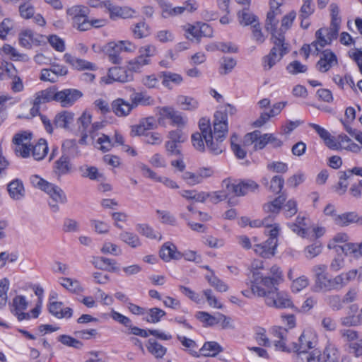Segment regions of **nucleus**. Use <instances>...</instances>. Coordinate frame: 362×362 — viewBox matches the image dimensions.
I'll use <instances>...</instances> for the list:
<instances>
[{
	"instance_id": "22",
	"label": "nucleus",
	"mask_w": 362,
	"mask_h": 362,
	"mask_svg": "<svg viewBox=\"0 0 362 362\" xmlns=\"http://www.w3.org/2000/svg\"><path fill=\"white\" fill-rule=\"evenodd\" d=\"M92 264L97 269L107 270L112 272H117L119 267L115 260L104 257H93Z\"/></svg>"
},
{
	"instance_id": "39",
	"label": "nucleus",
	"mask_w": 362,
	"mask_h": 362,
	"mask_svg": "<svg viewBox=\"0 0 362 362\" xmlns=\"http://www.w3.org/2000/svg\"><path fill=\"white\" fill-rule=\"evenodd\" d=\"M177 103L182 106V109L185 110L192 111L196 110L199 106V103L197 100L185 95L178 96Z\"/></svg>"
},
{
	"instance_id": "34",
	"label": "nucleus",
	"mask_w": 362,
	"mask_h": 362,
	"mask_svg": "<svg viewBox=\"0 0 362 362\" xmlns=\"http://www.w3.org/2000/svg\"><path fill=\"white\" fill-rule=\"evenodd\" d=\"M276 245H272L268 244L267 240L262 244H257L255 245V252L264 258H269L274 255Z\"/></svg>"
},
{
	"instance_id": "62",
	"label": "nucleus",
	"mask_w": 362,
	"mask_h": 362,
	"mask_svg": "<svg viewBox=\"0 0 362 362\" xmlns=\"http://www.w3.org/2000/svg\"><path fill=\"white\" fill-rule=\"evenodd\" d=\"M312 0H303V4L300 10V18H308L315 11L314 6L311 5Z\"/></svg>"
},
{
	"instance_id": "31",
	"label": "nucleus",
	"mask_w": 362,
	"mask_h": 362,
	"mask_svg": "<svg viewBox=\"0 0 362 362\" xmlns=\"http://www.w3.org/2000/svg\"><path fill=\"white\" fill-rule=\"evenodd\" d=\"M147 350L156 358H162L166 354L167 349L156 339H149L146 344Z\"/></svg>"
},
{
	"instance_id": "28",
	"label": "nucleus",
	"mask_w": 362,
	"mask_h": 362,
	"mask_svg": "<svg viewBox=\"0 0 362 362\" xmlns=\"http://www.w3.org/2000/svg\"><path fill=\"white\" fill-rule=\"evenodd\" d=\"M160 6L162 10V17L164 18L175 17L182 14L185 11V7L184 6L173 7L170 4L164 1L160 2Z\"/></svg>"
},
{
	"instance_id": "46",
	"label": "nucleus",
	"mask_w": 362,
	"mask_h": 362,
	"mask_svg": "<svg viewBox=\"0 0 362 362\" xmlns=\"http://www.w3.org/2000/svg\"><path fill=\"white\" fill-rule=\"evenodd\" d=\"M238 16L240 23L243 25H248L257 21V17L251 13L247 8L239 11Z\"/></svg>"
},
{
	"instance_id": "42",
	"label": "nucleus",
	"mask_w": 362,
	"mask_h": 362,
	"mask_svg": "<svg viewBox=\"0 0 362 362\" xmlns=\"http://www.w3.org/2000/svg\"><path fill=\"white\" fill-rule=\"evenodd\" d=\"M120 239L132 247H137L141 245L140 240L137 235L130 232H123L119 235Z\"/></svg>"
},
{
	"instance_id": "59",
	"label": "nucleus",
	"mask_w": 362,
	"mask_h": 362,
	"mask_svg": "<svg viewBox=\"0 0 362 362\" xmlns=\"http://www.w3.org/2000/svg\"><path fill=\"white\" fill-rule=\"evenodd\" d=\"M286 69L291 74H297L299 73H305L307 71V66L302 64L298 61H293L288 64Z\"/></svg>"
},
{
	"instance_id": "27",
	"label": "nucleus",
	"mask_w": 362,
	"mask_h": 362,
	"mask_svg": "<svg viewBox=\"0 0 362 362\" xmlns=\"http://www.w3.org/2000/svg\"><path fill=\"white\" fill-rule=\"evenodd\" d=\"M78 170L83 177L98 181H103L105 180L104 175L100 173L98 168L95 166H89L86 165L79 167Z\"/></svg>"
},
{
	"instance_id": "2",
	"label": "nucleus",
	"mask_w": 362,
	"mask_h": 362,
	"mask_svg": "<svg viewBox=\"0 0 362 362\" xmlns=\"http://www.w3.org/2000/svg\"><path fill=\"white\" fill-rule=\"evenodd\" d=\"M30 180L33 187L44 191L49 195L52 199L49 202V206L53 212H57L59 210L58 203H66V194L59 186L47 182L37 175H32Z\"/></svg>"
},
{
	"instance_id": "45",
	"label": "nucleus",
	"mask_w": 362,
	"mask_h": 362,
	"mask_svg": "<svg viewBox=\"0 0 362 362\" xmlns=\"http://www.w3.org/2000/svg\"><path fill=\"white\" fill-rule=\"evenodd\" d=\"M325 301L334 311L340 310L343 308L344 302L339 295H329L325 297Z\"/></svg>"
},
{
	"instance_id": "64",
	"label": "nucleus",
	"mask_w": 362,
	"mask_h": 362,
	"mask_svg": "<svg viewBox=\"0 0 362 362\" xmlns=\"http://www.w3.org/2000/svg\"><path fill=\"white\" fill-rule=\"evenodd\" d=\"M168 138L176 143H183L187 139L185 135L180 129L170 131L168 133Z\"/></svg>"
},
{
	"instance_id": "51",
	"label": "nucleus",
	"mask_w": 362,
	"mask_h": 362,
	"mask_svg": "<svg viewBox=\"0 0 362 362\" xmlns=\"http://www.w3.org/2000/svg\"><path fill=\"white\" fill-rule=\"evenodd\" d=\"M143 141L151 145H159L163 141V137L158 132H146L144 134Z\"/></svg>"
},
{
	"instance_id": "41",
	"label": "nucleus",
	"mask_w": 362,
	"mask_h": 362,
	"mask_svg": "<svg viewBox=\"0 0 362 362\" xmlns=\"http://www.w3.org/2000/svg\"><path fill=\"white\" fill-rule=\"evenodd\" d=\"M278 14H280V12L269 11L267 13L265 22V29L267 31L271 32V34L273 33H276V28L279 21L276 19L275 16Z\"/></svg>"
},
{
	"instance_id": "29",
	"label": "nucleus",
	"mask_w": 362,
	"mask_h": 362,
	"mask_svg": "<svg viewBox=\"0 0 362 362\" xmlns=\"http://www.w3.org/2000/svg\"><path fill=\"white\" fill-rule=\"evenodd\" d=\"M339 249L346 256H351L356 259L362 257V247L361 246V243L359 244L346 243L339 246Z\"/></svg>"
},
{
	"instance_id": "12",
	"label": "nucleus",
	"mask_w": 362,
	"mask_h": 362,
	"mask_svg": "<svg viewBox=\"0 0 362 362\" xmlns=\"http://www.w3.org/2000/svg\"><path fill=\"white\" fill-rule=\"evenodd\" d=\"M200 354L198 352L189 350V353L194 357H199L200 356L207 357H214L218 354L223 351L221 346L216 341H206L204 344L203 346L199 350Z\"/></svg>"
},
{
	"instance_id": "13",
	"label": "nucleus",
	"mask_w": 362,
	"mask_h": 362,
	"mask_svg": "<svg viewBox=\"0 0 362 362\" xmlns=\"http://www.w3.org/2000/svg\"><path fill=\"white\" fill-rule=\"evenodd\" d=\"M107 9L110 13V17L112 20L117 18H130L134 17L136 11L128 6H119L112 4H107Z\"/></svg>"
},
{
	"instance_id": "50",
	"label": "nucleus",
	"mask_w": 362,
	"mask_h": 362,
	"mask_svg": "<svg viewBox=\"0 0 362 362\" xmlns=\"http://www.w3.org/2000/svg\"><path fill=\"white\" fill-rule=\"evenodd\" d=\"M305 255L308 259H313L319 255L322 252V245L316 242L305 248Z\"/></svg>"
},
{
	"instance_id": "15",
	"label": "nucleus",
	"mask_w": 362,
	"mask_h": 362,
	"mask_svg": "<svg viewBox=\"0 0 362 362\" xmlns=\"http://www.w3.org/2000/svg\"><path fill=\"white\" fill-rule=\"evenodd\" d=\"M108 78L109 80L113 81L126 83L132 81L133 75L129 70L119 66H115L109 69Z\"/></svg>"
},
{
	"instance_id": "53",
	"label": "nucleus",
	"mask_w": 362,
	"mask_h": 362,
	"mask_svg": "<svg viewBox=\"0 0 362 362\" xmlns=\"http://www.w3.org/2000/svg\"><path fill=\"white\" fill-rule=\"evenodd\" d=\"M9 288V282L7 279L0 281V308L6 305L7 302V291Z\"/></svg>"
},
{
	"instance_id": "38",
	"label": "nucleus",
	"mask_w": 362,
	"mask_h": 362,
	"mask_svg": "<svg viewBox=\"0 0 362 362\" xmlns=\"http://www.w3.org/2000/svg\"><path fill=\"white\" fill-rule=\"evenodd\" d=\"M146 317L144 318L148 322L157 323L161 317L165 315V312L158 308H153L146 310Z\"/></svg>"
},
{
	"instance_id": "10",
	"label": "nucleus",
	"mask_w": 362,
	"mask_h": 362,
	"mask_svg": "<svg viewBox=\"0 0 362 362\" xmlns=\"http://www.w3.org/2000/svg\"><path fill=\"white\" fill-rule=\"evenodd\" d=\"M337 64V59L335 54L329 49H326L321 53L320 60L317 62L316 67L319 71L325 73Z\"/></svg>"
},
{
	"instance_id": "57",
	"label": "nucleus",
	"mask_w": 362,
	"mask_h": 362,
	"mask_svg": "<svg viewBox=\"0 0 362 362\" xmlns=\"http://www.w3.org/2000/svg\"><path fill=\"white\" fill-rule=\"evenodd\" d=\"M34 40V33L30 30H26L23 31L19 37L20 44L25 47H30L31 42Z\"/></svg>"
},
{
	"instance_id": "52",
	"label": "nucleus",
	"mask_w": 362,
	"mask_h": 362,
	"mask_svg": "<svg viewBox=\"0 0 362 362\" xmlns=\"http://www.w3.org/2000/svg\"><path fill=\"white\" fill-rule=\"evenodd\" d=\"M30 1H24L19 6V13L23 18H30L34 16L35 9L34 7L29 3Z\"/></svg>"
},
{
	"instance_id": "5",
	"label": "nucleus",
	"mask_w": 362,
	"mask_h": 362,
	"mask_svg": "<svg viewBox=\"0 0 362 362\" xmlns=\"http://www.w3.org/2000/svg\"><path fill=\"white\" fill-rule=\"evenodd\" d=\"M286 196L284 193L279 195L272 202H269L264 204L263 209L268 216L262 220V223L266 227L272 226V222L275 216L279 214L282 209L283 204L286 202Z\"/></svg>"
},
{
	"instance_id": "63",
	"label": "nucleus",
	"mask_w": 362,
	"mask_h": 362,
	"mask_svg": "<svg viewBox=\"0 0 362 362\" xmlns=\"http://www.w3.org/2000/svg\"><path fill=\"white\" fill-rule=\"evenodd\" d=\"M222 186L225 187V191L228 194V197L230 195L239 196L238 194V187L239 184L237 183H231L229 180H224L222 182Z\"/></svg>"
},
{
	"instance_id": "1",
	"label": "nucleus",
	"mask_w": 362,
	"mask_h": 362,
	"mask_svg": "<svg viewBox=\"0 0 362 362\" xmlns=\"http://www.w3.org/2000/svg\"><path fill=\"white\" fill-rule=\"evenodd\" d=\"M272 276H264L259 272H254L251 277V292L259 297H264L267 305L276 308H286L292 305L286 294L279 293L276 286L282 281V272L274 265L270 269Z\"/></svg>"
},
{
	"instance_id": "55",
	"label": "nucleus",
	"mask_w": 362,
	"mask_h": 362,
	"mask_svg": "<svg viewBox=\"0 0 362 362\" xmlns=\"http://www.w3.org/2000/svg\"><path fill=\"white\" fill-rule=\"evenodd\" d=\"M92 116L90 113L84 112L82 115L78 118V123L79 124L78 129L81 132L88 131L89 126L91 123Z\"/></svg>"
},
{
	"instance_id": "58",
	"label": "nucleus",
	"mask_w": 362,
	"mask_h": 362,
	"mask_svg": "<svg viewBox=\"0 0 362 362\" xmlns=\"http://www.w3.org/2000/svg\"><path fill=\"white\" fill-rule=\"evenodd\" d=\"M266 330L262 327H257L255 333V339L259 345L270 346V341L266 336Z\"/></svg>"
},
{
	"instance_id": "19",
	"label": "nucleus",
	"mask_w": 362,
	"mask_h": 362,
	"mask_svg": "<svg viewBox=\"0 0 362 362\" xmlns=\"http://www.w3.org/2000/svg\"><path fill=\"white\" fill-rule=\"evenodd\" d=\"M72 171V165L70 158L66 155H62L54 164V173L58 178L62 175H68Z\"/></svg>"
},
{
	"instance_id": "32",
	"label": "nucleus",
	"mask_w": 362,
	"mask_h": 362,
	"mask_svg": "<svg viewBox=\"0 0 362 362\" xmlns=\"http://www.w3.org/2000/svg\"><path fill=\"white\" fill-rule=\"evenodd\" d=\"M74 122V114L63 111L55 116L54 124L56 127L67 128Z\"/></svg>"
},
{
	"instance_id": "40",
	"label": "nucleus",
	"mask_w": 362,
	"mask_h": 362,
	"mask_svg": "<svg viewBox=\"0 0 362 362\" xmlns=\"http://www.w3.org/2000/svg\"><path fill=\"white\" fill-rule=\"evenodd\" d=\"M150 64V59L139 54L137 57L129 62V71H139L144 66Z\"/></svg>"
},
{
	"instance_id": "9",
	"label": "nucleus",
	"mask_w": 362,
	"mask_h": 362,
	"mask_svg": "<svg viewBox=\"0 0 362 362\" xmlns=\"http://www.w3.org/2000/svg\"><path fill=\"white\" fill-rule=\"evenodd\" d=\"M228 132V126L226 115L221 113V110H217L214 115L212 134L216 137L223 136V139H226Z\"/></svg>"
},
{
	"instance_id": "47",
	"label": "nucleus",
	"mask_w": 362,
	"mask_h": 362,
	"mask_svg": "<svg viewBox=\"0 0 362 362\" xmlns=\"http://www.w3.org/2000/svg\"><path fill=\"white\" fill-rule=\"evenodd\" d=\"M282 209L284 216L286 218H291L298 212L297 202L293 199H291L284 206L282 205Z\"/></svg>"
},
{
	"instance_id": "6",
	"label": "nucleus",
	"mask_w": 362,
	"mask_h": 362,
	"mask_svg": "<svg viewBox=\"0 0 362 362\" xmlns=\"http://www.w3.org/2000/svg\"><path fill=\"white\" fill-rule=\"evenodd\" d=\"M340 28V23H334L331 22L329 28H322L317 30L315 33L316 40L313 45H320L323 48L325 45L330 44L331 42L337 39Z\"/></svg>"
},
{
	"instance_id": "4",
	"label": "nucleus",
	"mask_w": 362,
	"mask_h": 362,
	"mask_svg": "<svg viewBox=\"0 0 362 362\" xmlns=\"http://www.w3.org/2000/svg\"><path fill=\"white\" fill-rule=\"evenodd\" d=\"M199 128L204 134V139L209 151L215 155L221 153L225 149L223 141L226 139H223V136L216 137L212 134L209 119L201 118L199 121Z\"/></svg>"
},
{
	"instance_id": "3",
	"label": "nucleus",
	"mask_w": 362,
	"mask_h": 362,
	"mask_svg": "<svg viewBox=\"0 0 362 362\" xmlns=\"http://www.w3.org/2000/svg\"><path fill=\"white\" fill-rule=\"evenodd\" d=\"M270 40L273 43V47L269 53L263 57L264 66L266 69H270L290 50L289 45L285 42V37L282 33H272Z\"/></svg>"
},
{
	"instance_id": "30",
	"label": "nucleus",
	"mask_w": 362,
	"mask_h": 362,
	"mask_svg": "<svg viewBox=\"0 0 362 362\" xmlns=\"http://www.w3.org/2000/svg\"><path fill=\"white\" fill-rule=\"evenodd\" d=\"M131 30L136 39L144 38L151 34L150 26L144 21L132 25Z\"/></svg>"
},
{
	"instance_id": "11",
	"label": "nucleus",
	"mask_w": 362,
	"mask_h": 362,
	"mask_svg": "<svg viewBox=\"0 0 362 362\" xmlns=\"http://www.w3.org/2000/svg\"><path fill=\"white\" fill-rule=\"evenodd\" d=\"M252 144H255L254 148L255 150L262 149L268 144L267 136H265V134L262 135L259 130L247 133L244 138V144L249 146Z\"/></svg>"
},
{
	"instance_id": "43",
	"label": "nucleus",
	"mask_w": 362,
	"mask_h": 362,
	"mask_svg": "<svg viewBox=\"0 0 362 362\" xmlns=\"http://www.w3.org/2000/svg\"><path fill=\"white\" fill-rule=\"evenodd\" d=\"M57 339L62 344L77 349H81L83 346V343L81 341L66 334H62L59 336Z\"/></svg>"
},
{
	"instance_id": "23",
	"label": "nucleus",
	"mask_w": 362,
	"mask_h": 362,
	"mask_svg": "<svg viewBox=\"0 0 362 362\" xmlns=\"http://www.w3.org/2000/svg\"><path fill=\"white\" fill-rule=\"evenodd\" d=\"M130 101L134 109L139 105L150 106L155 103L154 99L146 92H134L130 95Z\"/></svg>"
},
{
	"instance_id": "17",
	"label": "nucleus",
	"mask_w": 362,
	"mask_h": 362,
	"mask_svg": "<svg viewBox=\"0 0 362 362\" xmlns=\"http://www.w3.org/2000/svg\"><path fill=\"white\" fill-rule=\"evenodd\" d=\"M159 255L160 257L165 262H169L171 259H180L182 257V253L177 251V247L170 242H167L163 245Z\"/></svg>"
},
{
	"instance_id": "54",
	"label": "nucleus",
	"mask_w": 362,
	"mask_h": 362,
	"mask_svg": "<svg viewBox=\"0 0 362 362\" xmlns=\"http://www.w3.org/2000/svg\"><path fill=\"white\" fill-rule=\"evenodd\" d=\"M209 283L219 292H226L228 286L216 276H206Z\"/></svg>"
},
{
	"instance_id": "8",
	"label": "nucleus",
	"mask_w": 362,
	"mask_h": 362,
	"mask_svg": "<svg viewBox=\"0 0 362 362\" xmlns=\"http://www.w3.org/2000/svg\"><path fill=\"white\" fill-rule=\"evenodd\" d=\"M82 96V92L74 88L57 90V102L59 103L63 107L72 106Z\"/></svg>"
},
{
	"instance_id": "61",
	"label": "nucleus",
	"mask_w": 362,
	"mask_h": 362,
	"mask_svg": "<svg viewBox=\"0 0 362 362\" xmlns=\"http://www.w3.org/2000/svg\"><path fill=\"white\" fill-rule=\"evenodd\" d=\"M182 178L189 185H195L202 183L197 171H196V173L185 172L182 175Z\"/></svg>"
},
{
	"instance_id": "49",
	"label": "nucleus",
	"mask_w": 362,
	"mask_h": 362,
	"mask_svg": "<svg viewBox=\"0 0 362 362\" xmlns=\"http://www.w3.org/2000/svg\"><path fill=\"white\" fill-rule=\"evenodd\" d=\"M299 344H293V349L296 350H309L313 348V342L310 340L309 337L303 333L299 339Z\"/></svg>"
},
{
	"instance_id": "60",
	"label": "nucleus",
	"mask_w": 362,
	"mask_h": 362,
	"mask_svg": "<svg viewBox=\"0 0 362 362\" xmlns=\"http://www.w3.org/2000/svg\"><path fill=\"white\" fill-rule=\"evenodd\" d=\"M252 39L258 44H262L266 40V37L262 32L259 23L252 26Z\"/></svg>"
},
{
	"instance_id": "48",
	"label": "nucleus",
	"mask_w": 362,
	"mask_h": 362,
	"mask_svg": "<svg viewBox=\"0 0 362 362\" xmlns=\"http://www.w3.org/2000/svg\"><path fill=\"white\" fill-rule=\"evenodd\" d=\"M284 185V179L279 175L274 176L270 180L269 189L274 194L281 193Z\"/></svg>"
},
{
	"instance_id": "35",
	"label": "nucleus",
	"mask_w": 362,
	"mask_h": 362,
	"mask_svg": "<svg viewBox=\"0 0 362 362\" xmlns=\"http://www.w3.org/2000/svg\"><path fill=\"white\" fill-rule=\"evenodd\" d=\"M48 151V146L46 140L40 139L38 142L33 146L32 154L37 160H40L45 158Z\"/></svg>"
},
{
	"instance_id": "16",
	"label": "nucleus",
	"mask_w": 362,
	"mask_h": 362,
	"mask_svg": "<svg viewBox=\"0 0 362 362\" xmlns=\"http://www.w3.org/2000/svg\"><path fill=\"white\" fill-rule=\"evenodd\" d=\"M334 222L336 225L341 227L348 226L355 223L362 224V216H358V215L354 211L346 212L334 216Z\"/></svg>"
},
{
	"instance_id": "44",
	"label": "nucleus",
	"mask_w": 362,
	"mask_h": 362,
	"mask_svg": "<svg viewBox=\"0 0 362 362\" xmlns=\"http://www.w3.org/2000/svg\"><path fill=\"white\" fill-rule=\"evenodd\" d=\"M136 230L138 233L148 238H158L159 240L161 239V235L158 233L159 236H158L154 230L148 224H137L136 226Z\"/></svg>"
},
{
	"instance_id": "36",
	"label": "nucleus",
	"mask_w": 362,
	"mask_h": 362,
	"mask_svg": "<svg viewBox=\"0 0 362 362\" xmlns=\"http://www.w3.org/2000/svg\"><path fill=\"white\" fill-rule=\"evenodd\" d=\"M323 362H339V352L334 344H328L322 354Z\"/></svg>"
},
{
	"instance_id": "14",
	"label": "nucleus",
	"mask_w": 362,
	"mask_h": 362,
	"mask_svg": "<svg viewBox=\"0 0 362 362\" xmlns=\"http://www.w3.org/2000/svg\"><path fill=\"white\" fill-rule=\"evenodd\" d=\"M102 51L113 64H119L122 63V59L120 57L122 48L117 42H110L107 43L103 47Z\"/></svg>"
},
{
	"instance_id": "26",
	"label": "nucleus",
	"mask_w": 362,
	"mask_h": 362,
	"mask_svg": "<svg viewBox=\"0 0 362 362\" xmlns=\"http://www.w3.org/2000/svg\"><path fill=\"white\" fill-rule=\"evenodd\" d=\"M8 192L13 199H21L25 196L23 182L19 179L13 180L8 185Z\"/></svg>"
},
{
	"instance_id": "25",
	"label": "nucleus",
	"mask_w": 362,
	"mask_h": 362,
	"mask_svg": "<svg viewBox=\"0 0 362 362\" xmlns=\"http://www.w3.org/2000/svg\"><path fill=\"white\" fill-rule=\"evenodd\" d=\"M62 302H52L49 305V313L57 318H70L73 315V310L70 308H62Z\"/></svg>"
},
{
	"instance_id": "33",
	"label": "nucleus",
	"mask_w": 362,
	"mask_h": 362,
	"mask_svg": "<svg viewBox=\"0 0 362 362\" xmlns=\"http://www.w3.org/2000/svg\"><path fill=\"white\" fill-rule=\"evenodd\" d=\"M238 184L239 196H244L250 192H255L259 187V185L252 180H240Z\"/></svg>"
},
{
	"instance_id": "18",
	"label": "nucleus",
	"mask_w": 362,
	"mask_h": 362,
	"mask_svg": "<svg viewBox=\"0 0 362 362\" xmlns=\"http://www.w3.org/2000/svg\"><path fill=\"white\" fill-rule=\"evenodd\" d=\"M112 112L117 117H126L134 110L132 103L126 101L123 98H117L111 104Z\"/></svg>"
},
{
	"instance_id": "21",
	"label": "nucleus",
	"mask_w": 362,
	"mask_h": 362,
	"mask_svg": "<svg viewBox=\"0 0 362 362\" xmlns=\"http://www.w3.org/2000/svg\"><path fill=\"white\" fill-rule=\"evenodd\" d=\"M158 77L162 80L163 86L168 89H172L173 86L180 85L183 81L180 74L170 71H161L158 74Z\"/></svg>"
},
{
	"instance_id": "7",
	"label": "nucleus",
	"mask_w": 362,
	"mask_h": 362,
	"mask_svg": "<svg viewBox=\"0 0 362 362\" xmlns=\"http://www.w3.org/2000/svg\"><path fill=\"white\" fill-rule=\"evenodd\" d=\"M158 109L159 117L158 121L160 124L165 119H170L172 124L177 127H184L187 123V119L183 117L180 112L175 110L173 107H161Z\"/></svg>"
},
{
	"instance_id": "56",
	"label": "nucleus",
	"mask_w": 362,
	"mask_h": 362,
	"mask_svg": "<svg viewBox=\"0 0 362 362\" xmlns=\"http://www.w3.org/2000/svg\"><path fill=\"white\" fill-rule=\"evenodd\" d=\"M201 132H196L192 135V142L194 146V147L199 151H204L205 149V146L204 143V133L203 132L200 131Z\"/></svg>"
},
{
	"instance_id": "37",
	"label": "nucleus",
	"mask_w": 362,
	"mask_h": 362,
	"mask_svg": "<svg viewBox=\"0 0 362 362\" xmlns=\"http://www.w3.org/2000/svg\"><path fill=\"white\" fill-rule=\"evenodd\" d=\"M236 65V60L233 57H223L220 59L219 74L226 75L232 71Z\"/></svg>"
},
{
	"instance_id": "20",
	"label": "nucleus",
	"mask_w": 362,
	"mask_h": 362,
	"mask_svg": "<svg viewBox=\"0 0 362 362\" xmlns=\"http://www.w3.org/2000/svg\"><path fill=\"white\" fill-rule=\"evenodd\" d=\"M288 330L283 327H274L272 329V334L276 338L274 339V346L277 349L283 351H290V349L286 347Z\"/></svg>"
},
{
	"instance_id": "24",
	"label": "nucleus",
	"mask_w": 362,
	"mask_h": 362,
	"mask_svg": "<svg viewBox=\"0 0 362 362\" xmlns=\"http://www.w3.org/2000/svg\"><path fill=\"white\" fill-rule=\"evenodd\" d=\"M34 100L40 105L49 103L52 100L57 102V88L52 86L36 93Z\"/></svg>"
}]
</instances>
